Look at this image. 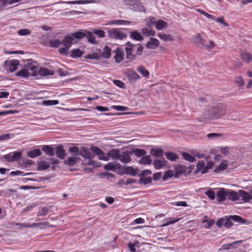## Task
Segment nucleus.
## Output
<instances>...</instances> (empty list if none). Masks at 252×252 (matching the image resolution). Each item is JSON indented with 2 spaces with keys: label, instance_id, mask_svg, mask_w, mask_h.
Wrapping results in <instances>:
<instances>
[{
  "label": "nucleus",
  "instance_id": "1",
  "mask_svg": "<svg viewBox=\"0 0 252 252\" xmlns=\"http://www.w3.org/2000/svg\"><path fill=\"white\" fill-rule=\"evenodd\" d=\"M236 192L232 190H227L226 189L221 188L217 192L216 196L217 200L219 202H221L229 199L232 201L237 200Z\"/></svg>",
  "mask_w": 252,
  "mask_h": 252
},
{
  "label": "nucleus",
  "instance_id": "2",
  "mask_svg": "<svg viewBox=\"0 0 252 252\" xmlns=\"http://www.w3.org/2000/svg\"><path fill=\"white\" fill-rule=\"evenodd\" d=\"M77 40L73 36V33L70 35H67L63 39V44L64 47L59 50V53L62 55H67L68 51L72 44L76 43Z\"/></svg>",
  "mask_w": 252,
  "mask_h": 252
},
{
  "label": "nucleus",
  "instance_id": "3",
  "mask_svg": "<svg viewBox=\"0 0 252 252\" xmlns=\"http://www.w3.org/2000/svg\"><path fill=\"white\" fill-rule=\"evenodd\" d=\"M73 36L76 38V40L81 39L86 37L89 43L93 44H97L98 43L97 41L95 40V37L93 33L86 30H79L78 32L73 33Z\"/></svg>",
  "mask_w": 252,
  "mask_h": 252
},
{
  "label": "nucleus",
  "instance_id": "4",
  "mask_svg": "<svg viewBox=\"0 0 252 252\" xmlns=\"http://www.w3.org/2000/svg\"><path fill=\"white\" fill-rule=\"evenodd\" d=\"M126 29L113 28L108 31L109 36L115 39L122 40L126 37Z\"/></svg>",
  "mask_w": 252,
  "mask_h": 252
},
{
  "label": "nucleus",
  "instance_id": "5",
  "mask_svg": "<svg viewBox=\"0 0 252 252\" xmlns=\"http://www.w3.org/2000/svg\"><path fill=\"white\" fill-rule=\"evenodd\" d=\"M226 111L225 105L220 104L216 107H213L210 110L209 116L212 118H218L224 115Z\"/></svg>",
  "mask_w": 252,
  "mask_h": 252
},
{
  "label": "nucleus",
  "instance_id": "6",
  "mask_svg": "<svg viewBox=\"0 0 252 252\" xmlns=\"http://www.w3.org/2000/svg\"><path fill=\"white\" fill-rule=\"evenodd\" d=\"M38 64L36 62L29 60L25 64V68L30 71V73H34V75H31L32 76H36L38 72Z\"/></svg>",
  "mask_w": 252,
  "mask_h": 252
},
{
  "label": "nucleus",
  "instance_id": "7",
  "mask_svg": "<svg viewBox=\"0 0 252 252\" xmlns=\"http://www.w3.org/2000/svg\"><path fill=\"white\" fill-rule=\"evenodd\" d=\"M91 149L94 153L98 156L99 159L104 161H108L109 160V158L104 155V152L99 148L93 146Z\"/></svg>",
  "mask_w": 252,
  "mask_h": 252
},
{
  "label": "nucleus",
  "instance_id": "8",
  "mask_svg": "<svg viewBox=\"0 0 252 252\" xmlns=\"http://www.w3.org/2000/svg\"><path fill=\"white\" fill-rule=\"evenodd\" d=\"M236 194L237 195V200L239 198H241L244 202H247L252 199V195L250 193L243 190H240L238 192H236Z\"/></svg>",
  "mask_w": 252,
  "mask_h": 252
},
{
  "label": "nucleus",
  "instance_id": "9",
  "mask_svg": "<svg viewBox=\"0 0 252 252\" xmlns=\"http://www.w3.org/2000/svg\"><path fill=\"white\" fill-rule=\"evenodd\" d=\"M129 47H131V51H134L137 55H141L143 51V47L141 44H132L130 42H127L126 43V48Z\"/></svg>",
  "mask_w": 252,
  "mask_h": 252
},
{
  "label": "nucleus",
  "instance_id": "10",
  "mask_svg": "<svg viewBox=\"0 0 252 252\" xmlns=\"http://www.w3.org/2000/svg\"><path fill=\"white\" fill-rule=\"evenodd\" d=\"M131 153V152L128 151L121 152L120 156L118 159L123 163H127L131 160L130 155Z\"/></svg>",
  "mask_w": 252,
  "mask_h": 252
},
{
  "label": "nucleus",
  "instance_id": "11",
  "mask_svg": "<svg viewBox=\"0 0 252 252\" xmlns=\"http://www.w3.org/2000/svg\"><path fill=\"white\" fill-rule=\"evenodd\" d=\"M126 3L127 4L130 5V8L134 11L138 12L145 11L146 8L140 2L137 1L134 4H132L130 3H128L126 1Z\"/></svg>",
  "mask_w": 252,
  "mask_h": 252
},
{
  "label": "nucleus",
  "instance_id": "12",
  "mask_svg": "<svg viewBox=\"0 0 252 252\" xmlns=\"http://www.w3.org/2000/svg\"><path fill=\"white\" fill-rule=\"evenodd\" d=\"M159 45V41L155 38H150L149 41L146 44V47L148 49H155Z\"/></svg>",
  "mask_w": 252,
  "mask_h": 252
},
{
  "label": "nucleus",
  "instance_id": "13",
  "mask_svg": "<svg viewBox=\"0 0 252 252\" xmlns=\"http://www.w3.org/2000/svg\"><path fill=\"white\" fill-rule=\"evenodd\" d=\"M115 53V55L114 57L115 62L117 63H120L123 61L124 57V51L120 48H117L116 50L113 51Z\"/></svg>",
  "mask_w": 252,
  "mask_h": 252
},
{
  "label": "nucleus",
  "instance_id": "14",
  "mask_svg": "<svg viewBox=\"0 0 252 252\" xmlns=\"http://www.w3.org/2000/svg\"><path fill=\"white\" fill-rule=\"evenodd\" d=\"M55 152L57 157L61 159H64L66 156V153L62 145H59L55 148Z\"/></svg>",
  "mask_w": 252,
  "mask_h": 252
},
{
  "label": "nucleus",
  "instance_id": "15",
  "mask_svg": "<svg viewBox=\"0 0 252 252\" xmlns=\"http://www.w3.org/2000/svg\"><path fill=\"white\" fill-rule=\"evenodd\" d=\"M127 78L129 81L133 83L140 78L139 75L133 69L128 70Z\"/></svg>",
  "mask_w": 252,
  "mask_h": 252
},
{
  "label": "nucleus",
  "instance_id": "16",
  "mask_svg": "<svg viewBox=\"0 0 252 252\" xmlns=\"http://www.w3.org/2000/svg\"><path fill=\"white\" fill-rule=\"evenodd\" d=\"M120 153L121 151L119 150L113 149L109 151L106 156H108L109 158H111L114 160H117L119 158Z\"/></svg>",
  "mask_w": 252,
  "mask_h": 252
},
{
  "label": "nucleus",
  "instance_id": "17",
  "mask_svg": "<svg viewBox=\"0 0 252 252\" xmlns=\"http://www.w3.org/2000/svg\"><path fill=\"white\" fill-rule=\"evenodd\" d=\"M193 42L199 48H202L205 46V40L202 38L199 34H197L194 37Z\"/></svg>",
  "mask_w": 252,
  "mask_h": 252
},
{
  "label": "nucleus",
  "instance_id": "18",
  "mask_svg": "<svg viewBox=\"0 0 252 252\" xmlns=\"http://www.w3.org/2000/svg\"><path fill=\"white\" fill-rule=\"evenodd\" d=\"M206 170V164L205 161L203 160H199L196 164V168L194 171L195 174L201 172L202 174H205L203 173L204 170Z\"/></svg>",
  "mask_w": 252,
  "mask_h": 252
},
{
  "label": "nucleus",
  "instance_id": "19",
  "mask_svg": "<svg viewBox=\"0 0 252 252\" xmlns=\"http://www.w3.org/2000/svg\"><path fill=\"white\" fill-rule=\"evenodd\" d=\"M33 73V72L30 73V71H29V70H27V69L24 68L17 72L16 73V75L22 78H27L32 76L31 75H34Z\"/></svg>",
  "mask_w": 252,
  "mask_h": 252
},
{
  "label": "nucleus",
  "instance_id": "20",
  "mask_svg": "<svg viewBox=\"0 0 252 252\" xmlns=\"http://www.w3.org/2000/svg\"><path fill=\"white\" fill-rule=\"evenodd\" d=\"M42 150L47 155L50 157L53 156L55 154L54 150L51 146L44 145L42 147Z\"/></svg>",
  "mask_w": 252,
  "mask_h": 252
},
{
  "label": "nucleus",
  "instance_id": "21",
  "mask_svg": "<svg viewBox=\"0 0 252 252\" xmlns=\"http://www.w3.org/2000/svg\"><path fill=\"white\" fill-rule=\"evenodd\" d=\"M166 160L163 158L159 160H155L153 164L156 169H160L163 166H165Z\"/></svg>",
  "mask_w": 252,
  "mask_h": 252
},
{
  "label": "nucleus",
  "instance_id": "22",
  "mask_svg": "<svg viewBox=\"0 0 252 252\" xmlns=\"http://www.w3.org/2000/svg\"><path fill=\"white\" fill-rule=\"evenodd\" d=\"M130 37L137 41H142L143 40V37L141 34L137 31H134L130 32Z\"/></svg>",
  "mask_w": 252,
  "mask_h": 252
},
{
  "label": "nucleus",
  "instance_id": "23",
  "mask_svg": "<svg viewBox=\"0 0 252 252\" xmlns=\"http://www.w3.org/2000/svg\"><path fill=\"white\" fill-rule=\"evenodd\" d=\"M241 242H242L241 241H234L232 243H230L229 244L222 245L221 246V248H220L219 249V250L227 251V250H230L231 248L234 249L236 248L234 246V245L236 244L240 243H241Z\"/></svg>",
  "mask_w": 252,
  "mask_h": 252
},
{
  "label": "nucleus",
  "instance_id": "24",
  "mask_svg": "<svg viewBox=\"0 0 252 252\" xmlns=\"http://www.w3.org/2000/svg\"><path fill=\"white\" fill-rule=\"evenodd\" d=\"M150 154L156 158H162L163 150L161 149L154 148L150 151Z\"/></svg>",
  "mask_w": 252,
  "mask_h": 252
},
{
  "label": "nucleus",
  "instance_id": "25",
  "mask_svg": "<svg viewBox=\"0 0 252 252\" xmlns=\"http://www.w3.org/2000/svg\"><path fill=\"white\" fill-rule=\"evenodd\" d=\"M84 154H85L83 156V157L90 159L89 160L90 164L96 166H98L97 164H95V161L92 159L93 158H94V156L91 152L86 150L84 151Z\"/></svg>",
  "mask_w": 252,
  "mask_h": 252
},
{
  "label": "nucleus",
  "instance_id": "26",
  "mask_svg": "<svg viewBox=\"0 0 252 252\" xmlns=\"http://www.w3.org/2000/svg\"><path fill=\"white\" fill-rule=\"evenodd\" d=\"M126 58L130 61L134 60L136 59V54H134L131 51V47L126 48Z\"/></svg>",
  "mask_w": 252,
  "mask_h": 252
},
{
  "label": "nucleus",
  "instance_id": "27",
  "mask_svg": "<svg viewBox=\"0 0 252 252\" xmlns=\"http://www.w3.org/2000/svg\"><path fill=\"white\" fill-rule=\"evenodd\" d=\"M168 26V24L162 20H158L157 21L156 28L157 30H161Z\"/></svg>",
  "mask_w": 252,
  "mask_h": 252
},
{
  "label": "nucleus",
  "instance_id": "28",
  "mask_svg": "<svg viewBox=\"0 0 252 252\" xmlns=\"http://www.w3.org/2000/svg\"><path fill=\"white\" fill-rule=\"evenodd\" d=\"M158 36L164 41H173L174 40L173 36L170 34L158 33Z\"/></svg>",
  "mask_w": 252,
  "mask_h": 252
},
{
  "label": "nucleus",
  "instance_id": "29",
  "mask_svg": "<svg viewBox=\"0 0 252 252\" xmlns=\"http://www.w3.org/2000/svg\"><path fill=\"white\" fill-rule=\"evenodd\" d=\"M241 57L242 59L247 63H249L252 61L251 54L246 51H242L241 53Z\"/></svg>",
  "mask_w": 252,
  "mask_h": 252
},
{
  "label": "nucleus",
  "instance_id": "30",
  "mask_svg": "<svg viewBox=\"0 0 252 252\" xmlns=\"http://www.w3.org/2000/svg\"><path fill=\"white\" fill-rule=\"evenodd\" d=\"M50 166V165L49 162H46L45 161H42L39 162L38 164L37 169L39 171L44 170L49 168Z\"/></svg>",
  "mask_w": 252,
  "mask_h": 252
},
{
  "label": "nucleus",
  "instance_id": "31",
  "mask_svg": "<svg viewBox=\"0 0 252 252\" xmlns=\"http://www.w3.org/2000/svg\"><path fill=\"white\" fill-rule=\"evenodd\" d=\"M41 154V152L40 149H36L33 150L28 152V156L31 158H34L40 156Z\"/></svg>",
  "mask_w": 252,
  "mask_h": 252
},
{
  "label": "nucleus",
  "instance_id": "32",
  "mask_svg": "<svg viewBox=\"0 0 252 252\" xmlns=\"http://www.w3.org/2000/svg\"><path fill=\"white\" fill-rule=\"evenodd\" d=\"M19 64V62L17 60H12L10 61V64L9 65V70L11 72L15 71L18 65Z\"/></svg>",
  "mask_w": 252,
  "mask_h": 252
},
{
  "label": "nucleus",
  "instance_id": "33",
  "mask_svg": "<svg viewBox=\"0 0 252 252\" xmlns=\"http://www.w3.org/2000/svg\"><path fill=\"white\" fill-rule=\"evenodd\" d=\"M80 158L77 157H69L65 161V163L69 165H73L78 162Z\"/></svg>",
  "mask_w": 252,
  "mask_h": 252
},
{
  "label": "nucleus",
  "instance_id": "34",
  "mask_svg": "<svg viewBox=\"0 0 252 252\" xmlns=\"http://www.w3.org/2000/svg\"><path fill=\"white\" fill-rule=\"evenodd\" d=\"M135 155V156L139 158L142 157L147 153L145 150L140 149H134L132 150V153Z\"/></svg>",
  "mask_w": 252,
  "mask_h": 252
},
{
  "label": "nucleus",
  "instance_id": "35",
  "mask_svg": "<svg viewBox=\"0 0 252 252\" xmlns=\"http://www.w3.org/2000/svg\"><path fill=\"white\" fill-rule=\"evenodd\" d=\"M137 169H134L132 166H128L125 168V173L126 174L135 176L137 174Z\"/></svg>",
  "mask_w": 252,
  "mask_h": 252
},
{
  "label": "nucleus",
  "instance_id": "36",
  "mask_svg": "<svg viewBox=\"0 0 252 252\" xmlns=\"http://www.w3.org/2000/svg\"><path fill=\"white\" fill-rule=\"evenodd\" d=\"M111 48L107 45L105 46L103 50L102 56L105 59L109 58L111 55Z\"/></svg>",
  "mask_w": 252,
  "mask_h": 252
},
{
  "label": "nucleus",
  "instance_id": "37",
  "mask_svg": "<svg viewBox=\"0 0 252 252\" xmlns=\"http://www.w3.org/2000/svg\"><path fill=\"white\" fill-rule=\"evenodd\" d=\"M183 158L186 160H187L190 162H193L195 161V158L194 156H191L189 154L186 152H183L182 154Z\"/></svg>",
  "mask_w": 252,
  "mask_h": 252
},
{
  "label": "nucleus",
  "instance_id": "38",
  "mask_svg": "<svg viewBox=\"0 0 252 252\" xmlns=\"http://www.w3.org/2000/svg\"><path fill=\"white\" fill-rule=\"evenodd\" d=\"M49 222L48 221H44L42 222L33 223L31 224V227H40L41 229L45 228L47 226H48Z\"/></svg>",
  "mask_w": 252,
  "mask_h": 252
},
{
  "label": "nucleus",
  "instance_id": "39",
  "mask_svg": "<svg viewBox=\"0 0 252 252\" xmlns=\"http://www.w3.org/2000/svg\"><path fill=\"white\" fill-rule=\"evenodd\" d=\"M83 54V52L82 51H81L80 49H73L71 51V54H70V57H72V58H78V57H80L82 54Z\"/></svg>",
  "mask_w": 252,
  "mask_h": 252
},
{
  "label": "nucleus",
  "instance_id": "40",
  "mask_svg": "<svg viewBox=\"0 0 252 252\" xmlns=\"http://www.w3.org/2000/svg\"><path fill=\"white\" fill-rule=\"evenodd\" d=\"M142 33L146 36H154L155 32L152 30L148 29L146 28L142 29Z\"/></svg>",
  "mask_w": 252,
  "mask_h": 252
},
{
  "label": "nucleus",
  "instance_id": "41",
  "mask_svg": "<svg viewBox=\"0 0 252 252\" xmlns=\"http://www.w3.org/2000/svg\"><path fill=\"white\" fill-rule=\"evenodd\" d=\"M43 76H45L49 75H52V74L50 73V71L48 69L45 67L40 68L39 69H38L37 73Z\"/></svg>",
  "mask_w": 252,
  "mask_h": 252
},
{
  "label": "nucleus",
  "instance_id": "42",
  "mask_svg": "<svg viewBox=\"0 0 252 252\" xmlns=\"http://www.w3.org/2000/svg\"><path fill=\"white\" fill-rule=\"evenodd\" d=\"M137 71L146 78H148L149 76V72L143 66H140Z\"/></svg>",
  "mask_w": 252,
  "mask_h": 252
},
{
  "label": "nucleus",
  "instance_id": "43",
  "mask_svg": "<svg viewBox=\"0 0 252 252\" xmlns=\"http://www.w3.org/2000/svg\"><path fill=\"white\" fill-rule=\"evenodd\" d=\"M227 166V161L224 160L222 162H221L218 167L215 170L216 172H220L224 170Z\"/></svg>",
  "mask_w": 252,
  "mask_h": 252
},
{
  "label": "nucleus",
  "instance_id": "44",
  "mask_svg": "<svg viewBox=\"0 0 252 252\" xmlns=\"http://www.w3.org/2000/svg\"><path fill=\"white\" fill-rule=\"evenodd\" d=\"M92 1L90 0H75V1H67L66 3L68 4H87L91 3Z\"/></svg>",
  "mask_w": 252,
  "mask_h": 252
},
{
  "label": "nucleus",
  "instance_id": "45",
  "mask_svg": "<svg viewBox=\"0 0 252 252\" xmlns=\"http://www.w3.org/2000/svg\"><path fill=\"white\" fill-rule=\"evenodd\" d=\"M63 44V41H61L59 39L50 40L49 42L50 46L52 47L57 48Z\"/></svg>",
  "mask_w": 252,
  "mask_h": 252
},
{
  "label": "nucleus",
  "instance_id": "46",
  "mask_svg": "<svg viewBox=\"0 0 252 252\" xmlns=\"http://www.w3.org/2000/svg\"><path fill=\"white\" fill-rule=\"evenodd\" d=\"M152 162V160L149 156H146L142 158L140 160V163L142 164H150Z\"/></svg>",
  "mask_w": 252,
  "mask_h": 252
},
{
  "label": "nucleus",
  "instance_id": "47",
  "mask_svg": "<svg viewBox=\"0 0 252 252\" xmlns=\"http://www.w3.org/2000/svg\"><path fill=\"white\" fill-rule=\"evenodd\" d=\"M151 182L152 178L151 177H140L139 183L140 184H144V185H147L148 184H150Z\"/></svg>",
  "mask_w": 252,
  "mask_h": 252
},
{
  "label": "nucleus",
  "instance_id": "48",
  "mask_svg": "<svg viewBox=\"0 0 252 252\" xmlns=\"http://www.w3.org/2000/svg\"><path fill=\"white\" fill-rule=\"evenodd\" d=\"M129 21L124 20H115L111 22V24L114 25H128L130 24Z\"/></svg>",
  "mask_w": 252,
  "mask_h": 252
},
{
  "label": "nucleus",
  "instance_id": "49",
  "mask_svg": "<svg viewBox=\"0 0 252 252\" xmlns=\"http://www.w3.org/2000/svg\"><path fill=\"white\" fill-rule=\"evenodd\" d=\"M165 155L166 158L170 161H174L178 158V157L173 153H166Z\"/></svg>",
  "mask_w": 252,
  "mask_h": 252
},
{
  "label": "nucleus",
  "instance_id": "50",
  "mask_svg": "<svg viewBox=\"0 0 252 252\" xmlns=\"http://www.w3.org/2000/svg\"><path fill=\"white\" fill-rule=\"evenodd\" d=\"M49 211V208L47 207H42L39 209L37 213V216H45L47 214Z\"/></svg>",
  "mask_w": 252,
  "mask_h": 252
},
{
  "label": "nucleus",
  "instance_id": "51",
  "mask_svg": "<svg viewBox=\"0 0 252 252\" xmlns=\"http://www.w3.org/2000/svg\"><path fill=\"white\" fill-rule=\"evenodd\" d=\"M173 175L174 172L172 170H167L164 173L162 179L163 181H165L167 179L172 177Z\"/></svg>",
  "mask_w": 252,
  "mask_h": 252
},
{
  "label": "nucleus",
  "instance_id": "52",
  "mask_svg": "<svg viewBox=\"0 0 252 252\" xmlns=\"http://www.w3.org/2000/svg\"><path fill=\"white\" fill-rule=\"evenodd\" d=\"M17 33L19 35H27L30 34L31 32L29 29H24L19 30Z\"/></svg>",
  "mask_w": 252,
  "mask_h": 252
},
{
  "label": "nucleus",
  "instance_id": "53",
  "mask_svg": "<svg viewBox=\"0 0 252 252\" xmlns=\"http://www.w3.org/2000/svg\"><path fill=\"white\" fill-rule=\"evenodd\" d=\"M180 220V219H176L173 220L171 218H168L166 220V223L163 225V226H166V225H168L169 224H174L175 222L178 221Z\"/></svg>",
  "mask_w": 252,
  "mask_h": 252
},
{
  "label": "nucleus",
  "instance_id": "54",
  "mask_svg": "<svg viewBox=\"0 0 252 252\" xmlns=\"http://www.w3.org/2000/svg\"><path fill=\"white\" fill-rule=\"evenodd\" d=\"M214 163L213 161H208L206 165V170L203 171V173H208L209 169H212L213 168Z\"/></svg>",
  "mask_w": 252,
  "mask_h": 252
},
{
  "label": "nucleus",
  "instance_id": "55",
  "mask_svg": "<svg viewBox=\"0 0 252 252\" xmlns=\"http://www.w3.org/2000/svg\"><path fill=\"white\" fill-rule=\"evenodd\" d=\"M233 225V223L231 219L228 218H224V226L226 228H229Z\"/></svg>",
  "mask_w": 252,
  "mask_h": 252
},
{
  "label": "nucleus",
  "instance_id": "56",
  "mask_svg": "<svg viewBox=\"0 0 252 252\" xmlns=\"http://www.w3.org/2000/svg\"><path fill=\"white\" fill-rule=\"evenodd\" d=\"M94 33L97 35L99 37L102 38L104 37L105 36V32L101 30H95L93 32Z\"/></svg>",
  "mask_w": 252,
  "mask_h": 252
},
{
  "label": "nucleus",
  "instance_id": "57",
  "mask_svg": "<svg viewBox=\"0 0 252 252\" xmlns=\"http://www.w3.org/2000/svg\"><path fill=\"white\" fill-rule=\"evenodd\" d=\"M13 155V158H14V160L15 161H18V160L20 159L22 157V153L21 152H15L13 153H12Z\"/></svg>",
  "mask_w": 252,
  "mask_h": 252
},
{
  "label": "nucleus",
  "instance_id": "58",
  "mask_svg": "<svg viewBox=\"0 0 252 252\" xmlns=\"http://www.w3.org/2000/svg\"><path fill=\"white\" fill-rule=\"evenodd\" d=\"M222 135L220 133H209L207 135V137L209 139H214L217 137H219L221 136Z\"/></svg>",
  "mask_w": 252,
  "mask_h": 252
},
{
  "label": "nucleus",
  "instance_id": "59",
  "mask_svg": "<svg viewBox=\"0 0 252 252\" xmlns=\"http://www.w3.org/2000/svg\"><path fill=\"white\" fill-rule=\"evenodd\" d=\"M157 21L156 19V18L154 17H151L149 18V21L147 22V25L149 26H150L151 25H155V26L157 25Z\"/></svg>",
  "mask_w": 252,
  "mask_h": 252
},
{
  "label": "nucleus",
  "instance_id": "60",
  "mask_svg": "<svg viewBox=\"0 0 252 252\" xmlns=\"http://www.w3.org/2000/svg\"><path fill=\"white\" fill-rule=\"evenodd\" d=\"M205 193L211 199L213 200L215 198V193L213 190H209Z\"/></svg>",
  "mask_w": 252,
  "mask_h": 252
},
{
  "label": "nucleus",
  "instance_id": "61",
  "mask_svg": "<svg viewBox=\"0 0 252 252\" xmlns=\"http://www.w3.org/2000/svg\"><path fill=\"white\" fill-rule=\"evenodd\" d=\"M137 244H138L137 241H136L133 243H128V248L131 252H136V249L135 248V247L136 246Z\"/></svg>",
  "mask_w": 252,
  "mask_h": 252
},
{
  "label": "nucleus",
  "instance_id": "62",
  "mask_svg": "<svg viewBox=\"0 0 252 252\" xmlns=\"http://www.w3.org/2000/svg\"><path fill=\"white\" fill-rule=\"evenodd\" d=\"M13 157L12 153H10L7 155H4L3 158L7 161L11 162V161H14V158H13Z\"/></svg>",
  "mask_w": 252,
  "mask_h": 252
},
{
  "label": "nucleus",
  "instance_id": "63",
  "mask_svg": "<svg viewBox=\"0 0 252 252\" xmlns=\"http://www.w3.org/2000/svg\"><path fill=\"white\" fill-rule=\"evenodd\" d=\"M85 58H87V59H89L98 60L99 59V56L97 54H96V53H94V54H91L88 55L87 56H86L85 57Z\"/></svg>",
  "mask_w": 252,
  "mask_h": 252
},
{
  "label": "nucleus",
  "instance_id": "64",
  "mask_svg": "<svg viewBox=\"0 0 252 252\" xmlns=\"http://www.w3.org/2000/svg\"><path fill=\"white\" fill-rule=\"evenodd\" d=\"M113 83L117 86H118L119 87L121 88H125V84L120 81V80H113Z\"/></svg>",
  "mask_w": 252,
  "mask_h": 252
}]
</instances>
